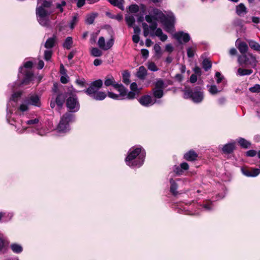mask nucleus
Wrapping results in <instances>:
<instances>
[{"label":"nucleus","mask_w":260,"mask_h":260,"mask_svg":"<svg viewBox=\"0 0 260 260\" xmlns=\"http://www.w3.org/2000/svg\"><path fill=\"white\" fill-rule=\"evenodd\" d=\"M145 20L150 24V28L152 31H154L156 29L157 21H160L167 32H172L174 30L175 17L171 12H168L165 15L160 10L155 8L149 14L145 16Z\"/></svg>","instance_id":"1"},{"label":"nucleus","mask_w":260,"mask_h":260,"mask_svg":"<svg viewBox=\"0 0 260 260\" xmlns=\"http://www.w3.org/2000/svg\"><path fill=\"white\" fill-rule=\"evenodd\" d=\"M145 151L140 145L132 147L125 159V162L130 167H140L144 163Z\"/></svg>","instance_id":"2"},{"label":"nucleus","mask_w":260,"mask_h":260,"mask_svg":"<svg viewBox=\"0 0 260 260\" xmlns=\"http://www.w3.org/2000/svg\"><path fill=\"white\" fill-rule=\"evenodd\" d=\"M29 105L38 107H41V103L38 95L32 94L26 98L19 106L17 112L19 114L20 112L23 113L27 111Z\"/></svg>","instance_id":"3"},{"label":"nucleus","mask_w":260,"mask_h":260,"mask_svg":"<svg viewBox=\"0 0 260 260\" xmlns=\"http://www.w3.org/2000/svg\"><path fill=\"white\" fill-rule=\"evenodd\" d=\"M73 115L70 113H65L60 118L56 131L60 134H65L70 129V123L73 121Z\"/></svg>","instance_id":"4"},{"label":"nucleus","mask_w":260,"mask_h":260,"mask_svg":"<svg viewBox=\"0 0 260 260\" xmlns=\"http://www.w3.org/2000/svg\"><path fill=\"white\" fill-rule=\"evenodd\" d=\"M32 66V62L30 61H26L23 67H20L19 68V78L20 77V73L24 74V77L21 82L22 85L28 84L33 79V74L31 71Z\"/></svg>","instance_id":"5"},{"label":"nucleus","mask_w":260,"mask_h":260,"mask_svg":"<svg viewBox=\"0 0 260 260\" xmlns=\"http://www.w3.org/2000/svg\"><path fill=\"white\" fill-rule=\"evenodd\" d=\"M21 95V92H17L12 94L11 99H10L7 104V120L11 125H15V127H17L18 125L14 123L15 121L14 120V118H12V112L11 109V107H14L16 105L15 103L17 101Z\"/></svg>","instance_id":"6"},{"label":"nucleus","mask_w":260,"mask_h":260,"mask_svg":"<svg viewBox=\"0 0 260 260\" xmlns=\"http://www.w3.org/2000/svg\"><path fill=\"white\" fill-rule=\"evenodd\" d=\"M50 12L45 10L42 7H37L36 8V16L37 20L40 25L43 26H48L50 24L49 18Z\"/></svg>","instance_id":"7"},{"label":"nucleus","mask_w":260,"mask_h":260,"mask_svg":"<svg viewBox=\"0 0 260 260\" xmlns=\"http://www.w3.org/2000/svg\"><path fill=\"white\" fill-rule=\"evenodd\" d=\"M184 96L186 99L191 98L193 102L201 103L204 99V92L200 89H186L184 90Z\"/></svg>","instance_id":"8"},{"label":"nucleus","mask_w":260,"mask_h":260,"mask_svg":"<svg viewBox=\"0 0 260 260\" xmlns=\"http://www.w3.org/2000/svg\"><path fill=\"white\" fill-rule=\"evenodd\" d=\"M67 107L72 112H76L80 109V104L75 95L69 96L67 99Z\"/></svg>","instance_id":"9"},{"label":"nucleus","mask_w":260,"mask_h":260,"mask_svg":"<svg viewBox=\"0 0 260 260\" xmlns=\"http://www.w3.org/2000/svg\"><path fill=\"white\" fill-rule=\"evenodd\" d=\"M103 85V81L101 79L95 80L91 83L89 87L85 90V92L92 97L96 92H98L99 89L102 87Z\"/></svg>","instance_id":"10"},{"label":"nucleus","mask_w":260,"mask_h":260,"mask_svg":"<svg viewBox=\"0 0 260 260\" xmlns=\"http://www.w3.org/2000/svg\"><path fill=\"white\" fill-rule=\"evenodd\" d=\"M238 61L240 65L250 64L252 66L255 64V58L251 54L241 55L238 57Z\"/></svg>","instance_id":"11"},{"label":"nucleus","mask_w":260,"mask_h":260,"mask_svg":"<svg viewBox=\"0 0 260 260\" xmlns=\"http://www.w3.org/2000/svg\"><path fill=\"white\" fill-rule=\"evenodd\" d=\"M139 103L143 106L150 107L156 103V100H154L149 95H145L141 97L139 100Z\"/></svg>","instance_id":"12"},{"label":"nucleus","mask_w":260,"mask_h":260,"mask_svg":"<svg viewBox=\"0 0 260 260\" xmlns=\"http://www.w3.org/2000/svg\"><path fill=\"white\" fill-rule=\"evenodd\" d=\"M241 170L242 174L248 177H256L260 173V170L257 168L248 169L245 168H242Z\"/></svg>","instance_id":"13"},{"label":"nucleus","mask_w":260,"mask_h":260,"mask_svg":"<svg viewBox=\"0 0 260 260\" xmlns=\"http://www.w3.org/2000/svg\"><path fill=\"white\" fill-rule=\"evenodd\" d=\"M174 37L180 43L183 42L186 43L190 40V36L188 34L183 31H179L174 35Z\"/></svg>","instance_id":"14"},{"label":"nucleus","mask_w":260,"mask_h":260,"mask_svg":"<svg viewBox=\"0 0 260 260\" xmlns=\"http://www.w3.org/2000/svg\"><path fill=\"white\" fill-rule=\"evenodd\" d=\"M114 88L116 89L119 92V95L120 96L121 99H127V90L121 84L117 83L114 85Z\"/></svg>","instance_id":"15"},{"label":"nucleus","mask_w":260,"mask_h":260,"mask_svg":"<svg viewBox=\"0 0 260 260\" xmlns=\"http://www.w3.org/2000/svg\"><path fill=\"white\" fill-rule=\"evenodd\" d=\"M130 88L131 91H129L127 93V99H134L137 93H138V86L136 83L133 82L131 84Z\"/></svg>","instance_id":"16"},{"label":"nucleus","mask_w":260,"mask_h":260,"mask_svg":"<svg viewBox=\"0 0 260 260\" xmlns=\"http://www.w3.org/2000/svg\"><path fill=\"white\" fill-rule=\"evenodd\" d=\"M235 148V142H232L224 145L222 148V151L226 154H229L233 152Z\"/></svg>","instance_id":"17"},{"label":"nucleus","mask_w":260,"mask_h":260,"mask_svg":"<svg viewBox=\"0 0 260 260\" xmlns=\"http://www.w3.org/2000/svg\"><path fill=\"white\" fill-rule=\"evenodd\" d=\"M154 87L153 90H162L167 87L164 80L162 79H157L154 83Z\"/></svg>","instance_id":"18"},{"label":"nucleus","mask_w":260,"mask_h":260,"mask_svg":"<svg viewBox=\"0 0 260 260\" xmlns=\"http://www.w3.org/2000/svg\"><path fill=\"white\" fill-rule=\"evenodd\" d=\"M198 154L193 150H190L184 155V158L188 161H193L196 159Z\"/></svg>","instance_id":"19"},{"label":"nucleus","mask_w":260,"mask_h":260,"mask_svg":"<svg viewBox=\"0 0 260 260\" xmlns=\"http://www.w3.org/2000/svg\"><path fill=\"white\" fill-rule=\"evenodd\" d=\"M237 14L239 16H243L247 13V9L242 3L238 5L236 8Z\"/></svg>","instance_id":"20"},{"label":"nucleus","mask_w":260,"mask_h":260,"mask_svg":"<svg viewBox=\"0 0 260 260\" xmlns=\"http://www.w3.org/2000/svg\"><path fill=\"white\" fill-rule=\"evenodd\" d=\"M236 43L237 44V48L239 49L240 53L242 54V55L245 54L248 50V46L247 45L246 43L243 42H240L238 43L237 40Z\"/></svg>","instance_id":"21"},{"label":"nucleus","mask_w":260,"mask_h":260,"mask_svg":"<svg viewBox=\"0 0 260 260\" xmlns=\"http://www.w3.org/2000/svg\"><path fill=\"white\" fill-rule=\"evenodd\" d=\"M156 31H155V34H151V35L152 36H153L154 35L159 37V39L162 41V42H164L165 41L167 40V38H168V37L166 35V34H164L161 30V28H156V29H155Z\"/></svg>","instance_id":"22"},{"label":"nucleus","mask_w":260,"mask_h":260,"mask_svg":"<svg viewBox=\"0 0 260 260\" xmlns=\"http://www.w3.org/2000/svg\"><path fill=\"white\" fill-rule=\"evenodd\" d=\"M147 71L146 68L142 66L139 67L137 73V76L139 79L144 80L147 75Z\"/></svg>","instance_id":"23"},{"label":"nucleus","mask_w":260,"mask_h":260,"mask_svg":"<svg viewBox=\"0 0 260 260\" xmlns=\"http://www.w3.org/2000/svg\"><path fill=\"white\" fill-rule=\"evenodd\" d=\"M170 192L174 196L178 194L177 188L178 185L176 182V181L173 180L172 178L170 179Z\"/></svg>","instance_id":"24"},{"label":"nucleus","mask_w":260,"mask_h":260,"mask_svg":"<svg viewBox=\"0 0 260 260\" xmlns=\"http://www.w3.org/2000/svg\"><path fill=\"white\" fill-rule=\"evenodd\" d=\"M116 84L117 83H115V80H114L113 77H112V76L108 75L105 78V80L104 81V85L106 86H109L110 85H112L114 87V85Z\"/></svg>","instance_id":"25"},{"label":"nucleus","mask_w":260,"mask_h":260,"mask_svg":"<svg viewBox=\"0 0 260 260\" xmlns=\"http://www.w3.org/2000/svg\"><path fill=\"white\" fill-rule=\"evenodd\" d=\"M207 87L208 88V91L212 95L217 94L222 90V88L218 89L215 85H207Z\"/></svg>","instance_id":"26"},{"label":"nucleus","mask_w":260,"mask_h":260,"mask_svg":"<svg viewBox=\"0 0 260 260\" xmlns=\"http://www.w3.org/2000/svg\"><path fill=\"white\" fill-rule=\"evenodd\" d=\"M253 72L252 70L245 69L242 68H239L237 71V75L239 76H243L245 75H249Z\"/></svg>","instance_id":"27"},{"label":"nucleus","mask_w":260,"mask_h":260,"mask_svg":"<svg viewBox=\"0 0 260 260\" xmlns=\"http://www.w3.org/2000/svg\"><path fill=\"white\" fill-rule=\"evenodd\" d=\"M109 3L120 9L123 10H124V7H123V0H108Z\"/></svg>","instance_id":"28"},{"label":"nucleus","mask_w":260,"mask_h":260,"mask_svg":"<svg viewBox=\"0 0 260 260\" xmlns=\"http://www.w3.org/2000/svg\"><path fill=\"white\" fill-rule=\"evenodd\" d=\"M11 248L14 253H19L23 250L22 246L17 243L12 244L11 245Z\"/></svg>","instance_id":"29"},{"label":"nucleus","mask_w":260,"mask_h":260,"mask_svg":"<svg viewBox=\"0 0 260 260\" xmlns=\"http://www.w3.org/2000/svg\"><path fill=\"white\" fill-rule=\"evenodd\" d=\"M106 97V94L103 91H98L91 98L97 101H102L104 100Z\"/></svg>","instance_id":"30"},{"label":"nucleus","mask_w":260,"mask_h":260,"mask_svg":"<svg viewBox=\"0 0 260 260\" xmlns=\"http://www.w3.org/2000/svg\"><path fill=\"white\" fill-rule=\"evenodd\" d=\"M125 20L126 22L129 27H133L135 23V18L134 16L132 15H127L125 16Z\"/></svg>","instance_id":"31"},{"label":"nucleus","mask_w":260,"mask_h":260,"mask_svg":"<svg viewBox=\"0 0 260 260\" xmlns=\"http://www.w3.org/2000/svg\"><path fill=\"white\" fill-rule=\"evenodd\" d=\"M64 100H65V97L63 94H58L55 100L56 105L59 108H61L64 102Z\"/></svg>","instance_id":"32"},{"label":"nucleus","mask_w":260,"mask_h":260,"mask_svg":"<svg viewBox=\"0 0 260 260\" xmlns=\"http://www.w3.org/2000/svg\"><path fill=\"white\" fill-rule=\"evenodd\" d=\"M154 50L155 51V55L157 58H160L162 54V52L159 45L155 44L153 47Z\"/></svg>","instance_id":"33"},{"label":"nucleus","mask_w":260,"mask_h":260,"mask_svg":"<svg viewBox=\"0 0 260 260\" xmlns=\"http://www.w3.org/2000/svg\"><path fill=\"white\" fill-rule=\"evenodd\" d=\"M130 78V73L127 71H124L123 73H122V81L123 82L128 85L130 83L129 80Z\"/></svg>","instance_id":"34"},{"label":"nucleus","mask_w":260,"mask_h":260,"mask_svg":"<svg viewBox=\"0 0 260 260\" xmlns=\"http://www.w3.org/2000/svg\"><path fill=\"white\" fill-rule=\"evenodd\" d=\"M238 142L240 146L244 148H247L250 145L249 142L242 138L238 139Z\"/></svg>","instance_id":"35"},{"label":"nucleus","mask_w":260,"mask_h":260,"mask_svg":"<svg viewBox=\"0 0 260 260\" xmlns=\"http://www.w3.org/2000/svg\"><path fill=\"white\" fill-rule=\"evenodd\" d=\"M55 41V39L54 38H49L45 44V47L47 49H51L54 45Z\"/></svg>","instance_id":"36"},{"label":"nucleus","mask_w":260,"mask_h":260,"mask_svg":"<svg viewBox=\"0 0 260 260\" xmlns=\"http://www.w3.org/2000/svg\"><path fill=\"white\" fill-rule=\"evenodd\" d=\"M73 44V39L71 37H68L65 40L63 44V47L67 49H70Z\"/></svg>","instance_id":"37"},{"label":"nucleus","mask_w":260,"mask_h":260,"mask_svg":"<svg viewBox=\"0 0 260 260\" xmlns=\"http://www.w3.org/2000/svg\"><path fill=\"white\" fill-rule=\"evenodd\" d=\"M248 43L251 48L256 51H260V45L258 43L253 40H249Z\"/></svg>","instance_id":"38"},{"label":"nucleus","mask_w":260,"mask_h":260,"mask_svg":"<svg viewBox=\"0 0 260 260\" xmlns=\"http://www.w3.org/2000/svg\"><path fill=\"white\" fill-rule=\"evenodd\" d=\"M196 51V46L193 45L187 49V55L188 57H192Z\"/></svg>","instance_id":"39"},{"label":"nucleus","mask_w":260,"mask_h":260,"mask_svg":"<svg viewBox=\"0 0 260 260\" xmlns=\"http://www.w3.org/2000/svg\"><path fill=\"white\" fill-rule=\"evenodd\" d=\"M148 69L152 72H156L158 70V68L155 64V63L152 61H149L147 64Z\"/></svg>","instance_id":"40"},{"label":"nucleus","mask_w":260,"mask_h":260,"mask_svg":"<svg viewBox=\"0 0 260 260\" xmlns=\"http://www.w3.org/2000/svg\"><path fill=\"white\" fill-rule=\"evenodd\" d=\"M91 55L94 57H99L102 55V52L97 48H92L91 50Z\"/></svg>","instance_id":"41"},{"label":"nucleus","mask_w":260,"mask_h":260,"mask_svg":"<svg viewBox=\"0 0 260 260\" xmlns=\"http://www.w3.org/2000/svg\"><path fill=\"white\" fill-rule=\"evenodd\" d=\"M211 62L209 59H205L203 61V67L205 71H208L211 68Z\"/></svg>","instance_id":"42"},{"label":"nucleus","mask_w":260,"mask_h":260,"mask_svg":"<svg viewBox=\"0 0 260 260\" xmlns=\"http://www.w3.org/2000/svg\"><path fill=\"white\" fill-rule=\"evenodd\" d=\"M96 16V14L94 13L88 15L86 17V23L89 24H92Z\"/></svg>","instance_id":"43"},{"label":"nucleus","mask_w":260,"mask_h":260,"mask_svg":"<svg viewBox=\"0 0 260 260\" xmlns=\"http://www.w3.org/2000/svg\"><path fill=\"white\" fill-rule=\"evenodd\" d=\"M153 95L156 99H160L164 96V90H153Z\"/></svg>","instance_id":"44"},{"label":"nucleus","mask_w":260,"mask_h":260,"mask_svg":"<svg viewBox=\"0 0 260 260\" xmlns=\"http://www.w3.org/2000/svg\"><path fill=\"white\" fill-rule=\"evenodd\" d=\"M34 132L37 133L39 135L43 136H45L47 133H48V130L45 129L36 128L34 130Z\"/></svg>","instance_id":"45"},{"label":"nucleus","mask_w":260,"mask_h":260,"mask_svg":"<svg viewBox=\"0 0 260 260\" xmlns=\"http://www.w3.org/2000/svg\"><path fill=\"white\" fill-rule=\"evenodd\" d=\"M40 2L39 0H38V4L39 5ZM51 5V3L50 2L44 1L43 2V3L41 4V5H38L37 7H42L45 10H46V8H49Z\"/></svg>","instance_id":"46"},{"label":"nucleus","mask_w":260,"mask_h":260,"mask_svg":"<svg viewBox=\"0 0 260 260\" xmlns=\"http://www.w3.org/2000/svg\"><path fill=\"white\" fill-rule=\"evenodd\" d=\"M52 51L51 49H47L44 52V59L48 61L50 60L51 57Z\"/></svg>","instance_id":"47"},{"label":"nucleus","mask_w":260,"mask_h":260,"mask_svg":"<svg viewBox=\"0 0 260 260\" xmlns=\"http://www.w3.org/2000/svg\"><path fill=\"white\" fill-rule=\"evenodd\" d=\"M98 45L100 48L101 49L104 50V47H105L106 43L105 39L103 37H100L99 41H98Z\"/></svg>","instance_id":"48"},{"label":"nucleus","mask_w":260,"mask_h":260,"mask_svg":"<svg viewBox=\"0 0 260 260\" xmlns=\"http://www.w3.org/2000/svg\"><path fill=\"white\" fill-rule=\"evenodd\" d=\"M139 10V7L137 5H132L129 7V11L131 13H136Z\"/></svg>","instance_id":"49"},{"label":"nucleus","mask_w":260,"mask_h":260,"mask_svg":"<svg viewBox=\"0 0 260 260\" xmlns=\"http://www.w3.org/2000/svg\"><path fill=\"white\" fill-rule=\"evenodd\" d=\"M39 122V119L37 118L27 120L25 122L26 124L30 125V126L38 124Z\"/></svg>","instance_id":"50"},{"label":"nucleus","mask_w":260,"mask_h":260,"mask_svg":"<svg viewBox=\"0 0 260 260\" xmlns=\"http://www.w3.org/2000/svg\"><path fill=\"white\" fill-rule=\"evenodd\" d=\"M174 172L177 175H180L182 174L183 171L181 167L178 166H175L173 168Z\"/></svg>","instance_id":"51"},{"label":"nucleus","mask_w":260,"mask_h":260,"mask_svg":"<svg viewBox=\"0 0 260 260\" xmlns=\"http://www.w3.org/2000/svg\"><path fill=\"white\" fill-rule=\"evenodd\" d=\"M108 96L109 98L114 99V100H122L121 98H120V96L119 95V94L114 93L112 92H108Z\"/></svg>","instance_id":"52"},{"label":"nucleus","mask_w":260,"mask_h":260,"mask_svg":"<svg viewBox=\"0 0 260 260\" xmlns=\"http://www.w3.org/2000/svg\"><path fill=\"white\" fill-rule=\"evenodd\" d=\"M113 40L111 39L109 40L106 43L105 47H104V50H106L110 49L113 45Z\"/></svg>","instance_id":"53"},{"label":"nucleus","mask_w":260,"mask_h":260,"mask_svg":"<svg viewBox=\"0 0 260 260\" xmlns=\"http://www.w3.org/2000/svg\"><path fill=\"white\" fill-rule=\"evenodd\" d=\"M215 77L216 78V83L217 84L220 83L223 79V76L218 72L216 73Z\"/></svg>","instance_id":"54"},{"label":"nucleus","mask_w":260,"mask_h":260,"mask_svg":"<svg viewBox=\"0 0 260 260\" xmlns=\"http://www.w3.org/2000/svg\"><path fill=\"white\" fill-rule=\"evenodd\" d=\"M66 5V3L65 1H63L61 2L60 4L57 3L56 4V8L59 10L60 12H62L63 11V7L65 6Z\"/></svg>","instance_id":"55"},{"label":"nucleus","mask_w":260,"mask_h":260,"mask_svg":"<svg viewBox=\"0 0 260 260\" xmlns=\"http://www.w3.org/2000/svg\"><path fill=\"white\" fill-rule=\"evenodd\" d=\"M249 90L252 92H256L260 91V85L256 84L253 87H250Z\"/></svg>","instance_id":"56"},{"label":"nucleus","mask_w":260,"mask_h":260,"mask_svg":"<svg viewBox=\"0 0 260 260\" xmlns=\"http://www.w3.org/2000/svg\"><path fill=\"white\" fill-rule=\"evenodd\" d=\"M60 81L62 83L66 84L69 81V77L67 75H64L62 76L60 78Z\"/></svg>","instance_id":"57"},{"label":"nucleus","mask_w":260,"mask_h":260,"mask_svg":"<svg viewBox=\"0 0 260 260\" xmlns=\"http://www.w3.org/2000/svg\"><path fill=\"white\" fill-rule=\"evenodd\" d=\"M174 48L172 44H168L166 45L165 50L169 53H171L173 51Z\"/></svg>","instance_id":"58"},{"label":"nucleus","mask_w":260,"mask_h":260,"mask_svg":"<svg viewBox=\"0 0 260 260\" xmlns=\"http://www.w3.org/2000/svg\"><path fill=\"white\" fill-rule=\"evenodd\" d=\"M141 53L144 58H147L148 57L149 51L147 49H142L141 50Z\"/></svg>","instance_id":"59"},{"label":"nucleus","mask_w":260,"mask_h":260,"mask_svg":"<svg viewBox=\"0 0 260 260\" xmlns=\"http://www.w3.org/2000/svg\"><path fill=\"white\" fill-rule=\"evenodd\" d=\"M77 21V17L76 16H74L72 20L71 21V22L70 23V26L71 29L74 28V26H75V24L76 23Z\"/></svg>","instance_id":"60"},{"label":"nucleus","mask_w":260,"mask_h":260,"mask_svg":"<svg viewBox=\"0 0 260 260\" xmlns=\"http://www.w3.org/2000/svg\"><path fill=\"white\" fill-rule=\"evenodd\" d=\"M193 71L194 72V74L198 75V76H201V74H202V72H201V69L200 68H199V67H196L194 69H193Z\"/></svg>","instance_id":"61"},{"label":"nucleus","mask_w":260,"mask_h":260,"mask_svg":"<svg viewBox=\"0 0 260 260\" xmlns=\"http://www.w3.org/2000/svg\"><path fill=\"white\" fill-rule=\"evenodd\" d=\"M76 83L81 87L85 86V80L84 79H78L76 80Z\"/></svg>","instance_id":"62"},{"label":"nucleus","mask_w":260,"mask_h":260,"mask_svg":"<svg viewBox=\"0 0 260 260\" xmlns=\"http://www.w3.org/2000/svg\"><path fill=\"white\" fill-rule=\"evenodd\" d=\"M256 154V151L254 150H250L246 152V155L250 157L255 156Z\"/></svg>","instance_id":"63"},{"label":"nucleus","mask_w":260,"mask_h":260,"mask_svg":"<svg viewBox=\"0 0 260 260\" xmlns=\"http://www.w3.org/2000/svg\"><path fill=\"white\" fill-rule=\"evenodd\" d=\"M197 76L196 74H192L190 77V82L192 83H195L197 81Z\"/></svg>","instance_id":"64"}]
</instances>
